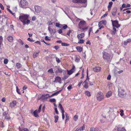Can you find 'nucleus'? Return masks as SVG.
I'll use <instances>...</instances> for the list:
<instances>
[{"mask_svg":"<svg viewBox=\"0 0 131 131\" xmlns=\"http://www.w3.org/2000/svg\"><path fill=\"white\" fill-rule=\"evenodd\" d=\"M29 16L28 14H23L19 16V19L23 23L24 25L26 24L28 25L30 23V20L28 19Z\"/></svg>","mask_w":131,"mask_h":131,"instance_id":"f257e3e1","label":"nucleus"},{"mask_svg":"<svg viewBox=\"0 0 131 131\" xmlns=\"http://www.w3.org/2000/svg\"><path fill=\"white\" fill-rule=\"evenodd\" d=\"M19 4L20 7L23 8H28L29 7L28 2L26 0H21Z\"/></svg>","mask_w":131,"mask_h":131,"instance_id":"f03ea898","label":"nucleus"},{"mask_svg":"<svg viewBox=\"0 0 131 131\" xmlns=\"http://www.w3.org/2000/svg\"><path fill=\"white\" fill-rule=\"evenodd\" d=\"M103 53V57L104 60L110 62L112 58V56L106 52H104Z\"/></svg>","mask_w":131,"mask_h":131,"instance_id":"7ed1b4c3","label":"nucleus"},{"mask_svg":"<svg viewBox=\"0 0 131 131\" xmlns=\"http://www.w3.org/2000/svg\"><path fill=\"white\" fill-rule=\"evenodd\" d=\"M96 97L98 101H101L104 99V96L101 92H100L97 94Z\"/></svg>","mask_w":131,"mask_h":131,"instance_id":"20e7f679","label":"nucleus"},{"mask_svg":"<svg viewBox=\"0 0 131 131\" xmlns=\"http://www.w3.org/2000/svg\"><path fill=\"white\" fill-rule=\"evenodd\" d=\"M86 79L83 83V85L84 87L86 89L88 88V83L87 81H89V78L88 77V69H87L86 72Z\"/></svg>","mask_w":131,"mask_h":131,"instance_id":"39448f33","label":"nucleus"},{"mask_svg":"<svg viewBox=\"0 0 131 131\" xmlns=\"http://www.w3.org/2000/svg\"><path fill=\"white\" fill-rule=\"evenodd\" d=\"M72 1L75 3H82L85 4L84 6V7L86 6L87 0H72Z\"/></svg>","mask_w":131,"mask_h":131,"instance_id":"423d86ee","label":"nucleus"},{"mask_svg":"<svg viewBox=\"0 0 131 131\" xmlns=\"http://www.w3.org/2000/svg\"><path fill=\"white\" fill-rule=\"evenodd\" d=\"M125 94L124 90L120 89H118V95L120 97H124Z\"/></svg>","mask_w":131,"mask_h":131,"instance_id":"0eeeda50","label":"nucleus"},{"mask_svg":"<svg viewBox=\"0 0 131 131\" xmlns=\"http://www.w3.org/2000/svg\"><path fill=\"white\" fill-rule=\"evenodd\" d=\"M111 21L113 27H116L117 28H118L120 27V25L118 24V21L117 20L113 21L112 20Z\"/></svg>","mask_w":131,"mask_h":131,"instance_id":"6e6552de","label":"nucleus"},{"mask_svg":"<svg viewBox=\"0 0 131 131\" xmlns=\"http://www.w3.org/2000/svg\"><path fill=\"white\" fill-rule=\"evenodd\" d=\"M86 24L85 21L83 20H81L78 24V26L79 28L80 29L82 28Z\"/></svg>","mask_w":131,"mask_h":131,"instance_id":"1a4fd4ad","label":"nucleus"},{"mask_svg":"<svg viewBox=\"0 0 131 131\" xmlns=\"http://www.w3.org/2000/svg\"><path fill=\"white\" fill-rule=\"evenodd\" d=\"M75 70V67L74 66H73L72 69L69 71L68 70H67L68 74L69 75H71L73 73V72Z\"/></svg>","mask_w":131,"mask_h":131,"instance_id":"9d476101","label":"nucleus"},{"mask_svg":"<svg viewBox=\"0 0 131 131\" xmlns=\"http://www.w3.org/2000/svg\"><path fill=\"white\" fill-rule=\"evenodd\" d=\"M54 82L55 83H61V78L57 76L56 77Z\"/></svg>","mask_w":131,"mask_h":131,"instance_id":"9b49d317","label":"nucleus"},{"mask_svg":"<svg viewBox=\"0 0 131 131\" xmlns=\"http://www.w3.org/2000/svg\"><path fill=\"white\" fill-rule=\"evenodd\" d=\"M55 68H57V69L55 72L56 73H61L63 72V70L59 66H56Z\"/></svg>","mask_w":131,"mask_h":131,"instance_id":"f8f14e48","label":"nucleus"},{"mask_svg":"<svg viewBox=\"0 0 131 131\" xmlns=\"http://www.w3.org/2000/svg\"><path fill=\"white\" fill-rule=\"evenodd\" d=\"M48 29L51 35L54 34L56 32V29H52L49 26Z\"/></svg>","mask_w":131,"mask_h":131,"instance_id":"ddd939ff","label":"nucleus"},{"mask_svg":"<svg viewBox=\"0 0 131 131\" xmlns=\"http://www.w3.org/2000/svg\"><path fill=\"white\" fill-rule=\"evenodd\" d=\"M101 69V68L100 67H95L93 68V71L95 72H97L100 71Z\"/></svg>","mask_w":131,"mask_h":131,"instance_id":"4468645a","label":"nucleus"},{"mask_svg":"<svg viewBox=\"0 0 131 131\" xmlns=\"http://www.w3.org/2000/svg\"><path fill=\"white\" fill-rule=\"evenodd\" d=\"M117 8L116 7L114 8L112 10V15L113 17L115 16V14L117 11Z\"/></svg>","mask_w":131,"mask_h":131,"instance_id":"2eb2a0df","label":"nucleus"},{"mask_svg":"<svg viewBox=\"0 0 131 131\" xmlns=\"http://www.w3.org/2000/svg\"><path fill=\"white\" fill-rule=\"evenodd\" d=\"M85 36L84 33H82L80 34H78L77 36V37L78 39L83 38Z\"/></svg>","mask_w":131,"mask_h":131,"instance_id":"dca6fc26","label":"nucleus"},{"mask_svg":"<svg viewBox=\"0 0 131 131\" xmlns=\"http://www.w3.org/2000/svg\"><path fill=\"white\" fill-rule=\"evenodd\" d=\"M16 101H13L10 104V106L12 108H13L16 105Z\"/></svg>","mask_w":131,"mask_h":131,"instance_id":"f3484780","label":"nucleus"},{"mask_svg":"<svg viewBox=\"0 0 131 131\" xmlns=\"http://www.w3.org/2000/svg\"><path fill=\"white\" fill-rule=\"evenodd\" d=\"M106 24V20H102L101 21H100L99 23V27H100V25L102 24H103L105 25Z\"/></svg>","mask_w":131,"mask_h":131,"instance_id":"a211bd4d","label":"nucleus"},{"mask_svg":"<svg viewBox=\"0 0 131 131\" xmlns=\"http://www.w3.org/2000/svg\"><path fill=\"white\" fill-rule=\"evenodd\" d=\"M117 128L118 131H126V130L124 127L122 128L120 127H118Z\"/></svg>","mask_w":131,"mask_h":131,"instance_id":"6ab92c4d","label":"nucleus"},{"mask_svg":"<svg viewBox=\"0 0 131 131\" xmlns=\"http://www.w3.org/2000/svg\"><path fill=\"white\" fill-rule=\"evenodd\" d=\"M76 49L79 52H81L83 50V48L80 46H77L76 47Z\"/></svg>","mask_w":131,"mask_h":131,"instance_id":"aec40b11","label":"nucleus"},{"mask_svg":"<svg viewBox=\"0 0 131 131\" xmlns=\"http://www.w3.org/2000/svg\"><path fill=\"white\" fill-rule=\"evenodd\" d=\"M131 42V38L127 39L126 41L124 42V44L125 45H126L127 44Z\"/></svg>","mask_w":131,"mask_h":131,"instance_id":"412c9836","label":"nucleus"},{"mask_svg":"<svg viewBox=\"0 0 131 131\" xmlns=\"http://www.w3.org/2000/svg\"><path fill=\"white\" fill-rule=\"evenodd\" d=\"M111 34L112 35H114L116 32V30L115 28V27H113V30L111 31Z\"/></svg>","mask_w":131,"mask_h":131,"instance_id":"4be33fe9","label":"nucleus"},{"mask_svg":"<svg viewBox=\"0 0 131 131\" xmlns=\"http://www.w3.org/2000/svg\"><path fill=\"white\" fill-rule=\"evenodd\" d=\"M61 91V90L58 91L54 93H53L52 95H51L50 96H49V97H51L52 96L54 95H57L58 94H59Z\"/></svg>","mask_w":131,"mask_h":131,"instance_id":"5701e85b","label":"nucleus"},{"mask_svg":"<svg viewBox=\"0 0 131 131\" xmlns=\"http://www.w3.org/2000/svg\"><path fill=\"white\" fill-rule=\"evenodd\" d=\"M39 52V51H38L34 53L33 55V57L34 58H35L37 57L38 55V54Z\"/></svg>","mask_w":131,"mask_h":131,"instance_id":"b1692460","label":"nucleus"},{"mask_svg":"<svg viewBox=\"0 0 131 131\" xmlns=\"http://www.w3.org/2000/svg\"><path fill=\"white\" fill-rule=\"evenodd\" d=\"M58 107L60 109L61 111V112H63V111H64V109L62 105L60 104H59Z\"/></svg>","mask_w":131,"mask_h":131,"instance_id":"393cba45","label":"nucleus"},{"mask_svg":"<svg viewBox=\"0 0 131 131\" xmlns=\"http://www.w3.org/2000/svg\"><path fill=\"white\" fill-rule=\"evenodd\" d=\"M84 93L85 95L88 96L89 97L91 96L90 92L88 91H85L84 92Z\"/></svg>","mask_w":131,"mask_h":131,"instance_id":"a878e982","label":"nucleus"},{"mask_svg":"<svg viewBox=\"0 0 131 131\" xmlns=\"http://www.w3.org/2000/svg\"><path fill=\"white\" fill-rule=\"evenodd\" d=\"M113 4V3L112 2H111L109 3L108 5V10H110Z\"/></svg>","mask_w":131,"mask_h":131,"instance_id":"bb28decb","label":"nucleus"},{"mask_svg":"<svg viewBox=\"0 0 131 131\" xmlns=\"http://www.w3.org/2000/svg\"><path fill=\"white\" fill-rule=\"evenodd\" d=\"M38 113L37 112V110H36L33 112V114L34 116L36 117H38L39 116L38 114Z\"/></svg>","mask_w":131,"mask_h":131,"instance_id":"cd10ccee","label":"nucleus"},{"mask_svg":"<svg viewBox=\"0 0 131 131\" xmlns=\"http://www.w3.org/2000/svg\"><path fill=\"white\" fill-rule=\"evenodd\" d=\"M7 39L10 42H12L13 41V37L11 36H9L7 38Z\"/></svg>","mask_w":131,"mask_h":131,"instance_id":"c85d7f7f","label":"nucleus"},{"mask_svg":"<svg viewBox=\"0 0 131 131\" xmlns=\"http://www.w3.org/2000/svg\"><path fill=\"white\" fill-rule=\"evenodd\" d=\"M112 95V92L111 91L108 92L106 93V96L107 97H109Z\"/></svg>","mask_w":131,"mask_h":131,"instance_id":"c756f323","label":"nucleus"},{"mask_svg":"<svg viewBox=\"0 0 131 131\" xmlns=\"http://www.w3.org/2000/svg\"><path fill=\"white\" fill-rule=\"evenodd\" d=\"M22 65L19 63H17L16 64V67L17 69H20L22 66Z\"/></svg>","mask_w":131,"mask_h":131,"instance_id":"7c9ffc66","label":"nucleus"},{"mask_svg":"<svg viewBox=\"0 0 131 131\" xmlns=\"http://www.w3.org/2000/svg\"><path fill=\"white\" fill-rule=\"evenodd\" d=\"M78 43L79 44H82L84 43V40L82 39H79Z\"/></svg>","mask_w":131,"mask_h":131,"instance_id":"2f4dec72","label":"nucleus"},{"mask_svg":"<svg viewBox=\"0 0 131 131\" xmlns=\"http://www.w3.org/2000/svg\"><path fill=\"white\" fill-rule=\"evenodd\" d=\"M61 45L63 46H69V44L65 42H62L61 43Z\"/></svg>","mask_w":131,"mask_h":131,"instance_id":"473e14b6","label":"nucleus"},{"mask_svg":"<svg viewBox=\"0 0 131 131\" xmlns=\"http://www.w3.org/2000/svg\"><path fill=\"white\" fill-rule=\"evenodd\" d=\"M80 57L79 56H76L75 57V62H78L80 61Z\"/></svg>","mask_w":131,"mask_h":131,"instance_id":"72a5a7b5","label":"nucleus"},{"mask_svg":"<svg viewBox=\"0 0 131 131\" xmlns=\"http://www.w3.org/2000/svg\"><path fill=\"white\" fill-rule=\"evenodd\" d=\"M39 8V7L38 6H35V11L36 12H39V10L38 9V8Z\"/></svg>","mask_w":131,"mask_h":131,"instance_id":"f704fd0d","label":"nucleus"},{"mask_svg":"<svg viewBox=\"0 0 131 131\" xmlns=\"http://www.w3.org/2000/svg\"><path fill=\"white\" fill-rule=\"evenodd\" d=\"M3 39L2 36H0V49H1V45L3 42Z\"/></svg>","mask_w":131,"mask_h":131,"instance_id":"c9c22d12","label":"nucleus"},{"mask_svg":"<svg viewBox=\"0 0 131 131\" xmlns=\"http://www.w3.org/2000/svg\"><path fill=\"white\" fill-rule=\"evenodd\" d=\"M85 128L84 125H83L82 127H80L78 129V130H79L80 131H82Z\"/></svg>","mask_w":131,"mask_h":131,"instance_id":"e433bc0d","label":"nucleus"},{"mask_svg":"<svg viewBox=\"0 0 131 131\" xmlns=\"http://www.w3.org/2000/svg\"><path fill=\"white\" fill-rule=\"evenodd\" d=\"M59 116L57 115H56L54 116V122L55 123H56L57 122L58 120V119Z\"/></svg>","mask_w":131,"mask_h":131,"instance_id":"4c0bfd02","label":"nucleus"},{"mask_svg":"<svg viewBox=\"0 0 131 131\" xmlns=\"http://www.w3.org/2000/svg\"><path fill=\"white\" fill-rule=\"evenodd\" d=\"M47 95H49V94H43L42 95V97L44 99H47L48 97H46V96Z\"/></svg>","mask_w":131,"mask_h":131,"instance_id":"58836bf2","label":"nucleus"},{"mask_svg":"<svg viewBox=\"0 0 131 131\" xmlns=\"http://www.w3.org/2000/svg\"><path fill=\"white\" fill-rule=\"evenodd\" d=\"M65 115L66 116V120L65 121V123H66L67 121V120H69V116L68 115L67 113H66Z\"/></svg>","mask_w":131,"mask_h":131,"instance_id":"ea45409f","label":"nucleus"},{"mask_svg":"<svg viewBox=\"0 0 131 131\" xmlns=\"http://www.w3.org/2000/svg\"><path fill=\"white\" fill-rule=\"evenodd\" d=\"M78 116L77 115H75L73 117V119L74 121H76L78 119Z\"/></svg>","mask_w":131,"mask_h":131,"instance_id":"a19ab883","label":"nucleus"},{"mask_svg":"<svg viewBox=\"0 0 131 131\" xmlns=\"http://www.w3.org/2000/svg\"><path fill=\"white\" fill-rule=\"evenodd\" d=\"M45 39L47 41H50L51 40L50 38L47 36H46L45 37Z\"/></svg>","mask_w":131,"mask_h":131,"instance_id":"79ce46f5","label":"nucleus"},{"mask_svg":"<svg viewBox=\"0 0 131 131\" xmlns=\"http://www.w3.org/2000/svg\"><path fill=\"white\" fill-rule=\"evenodd\" d=\"M55 58L56 59V61L57 63H59L60 62L59 59L57 57H55Z\"/></svg>","mask_w":131,"mask_h":131,"instance_id":"37998d69","label":"nucleus"},{"mask_svg":"<svg viewBox=\"0 0 131 131\" xmlns=\"http://www.w3.org/2000/svg\"><path fill=\"white\" fill-rule=\"evenodd\" d=\"M49 101L51 102H56V100L54 98L50 99Z\"/></svg>","mask_w":131,"mask_h":131,"instance_id":"c03bdc74","label":"nucleus"},{"mask_svg":"<svg viewBox=\"0 0 131 131\" xmlns=\"http://www.w3.org/2000/svg\"><path fill=\"white\" fill-rule=\"evenodd\" d=\"M88 28V27H82V28H81L80 29L82 30V31H84V30L87 29Z\"/></svg>","mask_w":131,"mask_h":131,"instance_id":"a18cd8bd","label":"nucleus"},{"mask_svg":"<svg viewBox=\"0 0 131 131\" xmlns=\"http://www.w3.org/2000/svg\"><path fill=\"white\" fill-rule=\"evenodd\" d=\"M41 106H42V105H41V104L39 106L38 110V111H37V112L38 113H39L40 112L41 108Z\"/></svg>","mask_w":131,"mask_h":131,"instance_id":"49530a36","label":"nucleus"},{"mask_svg":"<svg viewBox=\"0 0 131 131\" xmlns=\"http://www.w3.org/2000/svg\"><path fill=\"white\" fill-rule=\"evenodd\" d=\"M8 62V60L7 59H5L4 60V62L5 64H6Z\"/></svg>","mask_w":131,"mask_h":131,"instance_id":"de8ad7c7","label":"nucleus"},{"mask_svg":"<svg viewBox=\"0 0 131 131\" xmlns=\"http://www.w3.org/2000/svg\"><path fill=\"white\" fill-rule=\"evenodd\" d=\"M48 72L49 73H54L53 70L52 68H51L48 71Z\"/></svg>","mask_w":131,"mask_h":131,"instance_id":"09e8293b","label":"nucleus"},{"mask_svg":"<svg viewBox=\"0 0 131 131\" xmlns=\"http://www.w3.org/2000/svg\"><path fill=\"white\" fill-rule=\"evenodd\" d=\"M16 91L17 93L19 94H20V93L19 92V89L18 87L17 86H16Z\"/></svg>","mask_w":131,"mask_h":131,"instance_id":"8fccbe9b","label":"nucleus"},{"mask_svg":"<svg viewBox=\"0 0 131 131\" xmlns=\"http://www.w3.org/2000/svg\"><path fill=\"white\" fill-rule=\"evenodd\" d=\"M27 40L28 41L31 42L34 41L32 39H31L30 38H29L27 39Z\"/></svg>","mask_w":131,"mask_h":131,"instance_id":"3c124183","label":"nucleus"},{"mask_svg":"<svg viewBox=\"0 0 131 131\" xmlns=\"http://www.w3.org/2000/svg\"><path fill=\"white\" fill-rule=\"evenodd\" d=\"M62 113V119L63 120L64 118V111H63V112H61Z\"/></svg>","mask_w":131,"mask_h":131,"instance_id":"603ef678","label":"nucleus"},{"mask_svg":"<svg viewBox=\"0 0 131 131\" xmlns=\"http://www.w3.org/2000/svg\"><path fill=\"white\" fill-rule=\"evenodd\" d=\"M18 42L20 43L22 45H24V43L23 42V41L21 39H19V40Z\"/></svg>","mask_w":131,"mask_h":131,"instance_id":"864d4df0","label":"nucleus"},{"mask_svg":"<svg viewBox=\"0 0 131 131\" xmlns=\"http://www.w3.org/2000/svg\"><path fill=\"white\" fill-rule=\"evenodd\" d=\"M5 118L6 119H9L10 118V116L8 115L6 116H5Z\"/></svg>","mask_w":131,"mask_h":131,"instance_id":"5fc2aeb1","label":"nucleus"},{"mask_svg":"<svg viewBox=\"0 0 131 131\" xmlns=\"http://www.w3.org/2000/svg\"><path fill=\"white\" fill-rule=\"evenodd\" d=\"M67 89L69 90L71 89H72V85L71 84L69 85Z\"/></svg>","mask_w":131,"mask_h":131,"instance_id":"6e6d98bb","label":"nucleus"},{"mask_svg":"<svg viewBox=\"0 0 131 131\" xmlns=\"http://www.w3.org/2000/svg\"><path fill=\"white\" fill-rule=\"evenodd\" d=\"M0 8L2 9H4V7L3 5L1 3H0Z\"/></svg>","mask_w":131,"mask_h":131,"instance_id":"4d7b16f0","label":"nucleus"},{"mask_svg":"<svg viewBox=\"0 0 131 131\" xmlns=\"http://www.w3.org/2000/svg\"><path fill=\"white\" fill-rule=\"evenodd\" d=\"M68 27V26L67 25H64L63 26V28L64 29H66Z\"/></svg>","mask_w":131,"mask_h":131,"instance_id":"13d9d810","label":"nucleus"},{"mask_svg":"<svg viewBox=\"0 0 131 131\" xmlns=\"http://www.w3.org/2000/svg\"><path fill=\"white\" fill-rule=\"evenodd\" d=\"M23 129L21 126L19 127V129L20 131H22L23 130Z\"/></svg>","mask_w":131,"mask_h":131,"instance_id":"bf43d9fd","label":"nucleus"},{"mask_svg":"<svg viewBox=\"0 0 131 131\" xmlns=\"http://www.w3.org/2000/svg\"><path fill=\"white\" fill-rule=\"evenodd\" d=\"M54 110H55V112L57 114H58L59 113L57 110V108H54Z\"/></svg>","mask_w":131,"mask_h":131,"instance_id":"052dcab7","label":"nucleus"},{"mask_svg":"<svg viewBox=\"0 0 131 131\" xmlns=\"http://www.w3.org/2000/svg\"><path fill=\"white\" fill-rule=\"evenodd\" d=\"M60 24L58 23H56V26L58 27H60Z\"/></svg>","mask_w":131,"mask_h":131,"instance_id":"680f3d73","label":"nucleus"},{"mask_svg":"<svg viewBox=\"0 0 131 131\" xmlns=\"http://www.w3.org/2000/svg\"><path fill=\"white\" fill-rule=\"evenodd\" d=\"M58 32L60 34H61L62 33V30L61 29H59V30H58Z\"/></svg>","mask_w":131,"mask_h":131,"instance_id":"e2e57ef3","label":"nucleus"},{"mask_svg":"<svg viewBox=\"0 0 131 131\" xmlns=\"http://www.w3.org/2000/svg\"><path fill=\"white\" fill-rule=\"evenodd\" d=\"M59 48V47L58 46H55L54 47V48H55L56 50L58 49Z\"/></svg>","mask_w":131,"mask_h":131,"instance_id":"0e129e2a","label":"nucleus"},{"mask_svg":"<svg viewBox=\"0 0 131 131\" xmlns=\"http://www.w3.org/2000/svg\"><path fill=\"white\" fill-rule=\"evenodd\" d=\"M111 78V76L110 75H108L107 78V79L108 80H110Z\"/></svg>","mask_w":131,"mask_h":131,"instance_id":"69168bd1","label":"nucleus"},{"mask_svg":"<svg viewBox=\"0 0 131 131\" xmlns=\"http://www.w3.org/2000/svg\"><path fill=\"white\" fill-rule=\"evenodd\" d=\"M82 81H81L78 83V86L79 87L80 86V85H81V84H82Z\"/></svg>","mask_w":131,"mask_h":131,"instance_id":"338daca9","label":"nucleus"},{"mask_svg":"<svg viewBox=\"0 0 131 131\" xmlns=\"http://www.w3.org/2000/svg\"><path fill=\"white\" fill-rule=\"evenodd\" d=\"M90 131H94V127H91Z\"/></svg>","mask_w":131,"mask_h":131,"instance_id":"774afa93","label":"nucleus"}]
</instances>
